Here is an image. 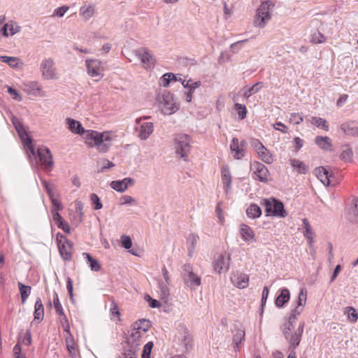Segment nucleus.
<instances>
[{
  "label": "nucleus",
  "instance_id": "1",
  "mask_svg": "<svg viewBox=\"0 0 358 358\" xmlns=\"http://www.w3.org/2000/svg\"><path fill=\"white\" fill-rule=\"evenodd\" d=\"M260 204L264 207L266 216L285 217L287 212L285 210L283 203L274 197L262 199Z\"/></svg>",
  "mask_w": 358,
  "mask_h": 358
},
{
  "label": "nucleus",
  "instance_id": "2",
  "mask_svg": "<svg viewBox=\"0 0 358 358\" xmlns=\"http://www.w3.org/2000/svg\"><path fill=\"white\" fill-rule=\"evenodd\" d=\"M307 298V292L305 289H301L298 296L297 306L294 310H292L289 317L287 327L284 331V335L286 339H288L289 332H291L294 328V323L297 319V315H299L303 310V306L306 303Z\"/></svg>",
  "mask_w": 358,
  "mask_h": 358
},
{
  "label": "nucleus",
  "instance_id": "3",
  "mask_svg": "<svg viewBox=\"0 0 358 358\" xmlns=\"http://www.w3.org/2000/svg\"><path fill=\"white\" fill-rule=\"evenodd\" d=\"M141 331L133 327L131 333L127 339L129 348L122 355V358H136L141 345Z\"/></svg>",
  "mask_w": 358,
  "mask_h": 358
},
{
  "label": "nucleus",
  "instance_id": "4",
  "mask_svg": "<svg viewBox=\"0 0 358 358\" xmlns=\"http://www.w3.org/2000/svg\"><path fill=\"white\" fill-rule=\"evenodd\" d=\"M191 138L185 134H179L174 138L175 151L177 156L187 161L191 150Z\"/></svg>",
  "mask_w": 358,
  "mask_h": 358
},
{
  "label": "nucleus",
  "instance_id": "5",
  "mask_svg": "<svg viewBox=\"0 0 358 358\" xmlns=\"http://www.w3.org/2000/svg\"><path fill=\"white\" fill-rule=\"evenodd\" d=\"M11 121L17 133L18 134L20 138L22 141L24 145L27 148V149L31 153V155H35L36 151L34 149V146L32 143V141L31 138L28 136L21 121L14 116L12 117Z\"/></svg>",
  "mask_w": 358,
  "mask_h": 358
},
{
  "label": "nucleus",
  "instance_id": "6",
  "mask_svg": "<svg viewBox=\"0 0 358 358\" xmlns=\"http://www.w3.org/2000/svg\"><path fill=\"white\" fill-rule=\"evenodd\" d=\"M271 6H273V4L270 1H265L261 3L257 10L255 20V26L264 27L266 23L271 19Z\"/></svg>",
  "mask_w": 358,
  "mask_h": 358
},
{
  "label": "nucleus",
  "instance_id": "7",
  "mask_svg": "<svg viewBox=\"0 0 358 358\" xmlns=\"http://www.w3.org/2000/svg\"><path fill=\"white\" fill-rule=\"evenodd\" d=\"M159 102L164 105L162 111L166 115H171L178 110V107L173 95L169 92L164 91L159 97Z\"/></svg>",
  "mask_w": 358,
  "mask_h": 358
},
{
  "label": "nucleus",
  "instance_id": "8",
  "mask_svg": "<svg viewBox=\"0 0 358 358\" xmlns=\"http://www.w3.org/2000/svg\"><path fill=\"white\" fill-rule=\"evenodd\" d=\"M85 63L88 74L99 80L103 77V62L98 59H87Z\"/></svg>",
  "mask_w": 358,
  "mask_h": 358
},
{
  "label": "nucleus",
  "instance_id": "9",
  "mask_svg": "<svg viewBox=\"0 0 358 358\" xmlns=\"http://www.w3.org/2000/svg\"><path fill=\"white\" fill-rule=\"evenodd\" d=\"M39 162L47 171L52 170L53 167L52 155L49 148L46 147H39L37 150Z\"/></svg>",
  "mask_w": 358,
  "mask_h": 358
},
{
  "label": "nucleus",
  "instance_id": "10",
  "mask_svg": "<svg viewBox=\"0 0 358 358\" xmlns=\"http://www.w3.org/2000/svg\"><path fill=\"white\" fill-rule=\"evenodd\" d=\"M53 65L54 62L51 58L45 59L42 61L40 69L42 72V76L44 78L51 80L56 78L55 69Z\"/></svg>",
  "mask_w": 358,
  "mask_h": 358
},
{
  "label": "nucleus",
  "instance_id": "11",
  "mask_svg": "<svg viewBox=\"0 0 358 358\" xmlns=\"http://www.w3.org/2000/svg\"><path fill=\"white\" fill-rule=\"evenodd\" d=\"M317 178L325 185L329 186L332 182L334 176L329 167L320 166L315 169Z\"/></svg>",
  "mask_w": 358,
  "mask_h": 358
},
{
  "label": "nucleus",
  "instance_id": "12",
  "mask_svg": "<svg viewBox=\"0 0 358 358\" xmlns=\"http://www.w3.org/2000/svg\"><path fill=\"white\" fill-rule=\"evenodd\" d=\"M230 256L229 255H220L213 262L214 271L218 273L226 272L229 269Z\"/></svg>",
  "mask_w": 358,
  "mask_h": 358
},
{
  "label": "nucleus",
  "instance_id": "13",
  "mask_svg": "<svg viewBox=\"0 0 358 358\" xmlns=\"http://www.w3.org/2000/svg\"><path fill=\"white\" fill-rule=\"evenodd\" d=\"M135 54L143 64H145L149 67L154 66L155 59L154 56L149 52L148 49L144 48H140L135 51Z\"/></svg>",
  "mask_w": 358,
  "mask_h": 358
},
{
  "label": "nucleus",
  "instance_id": "14",
  "mask_svg": "<svg viewBox=\"0 0 358 358\" xmlns=\"http://www.w3.org/2000/svg\"><path fill=\"white\" fill-rule=\"evenodd\" d=\"M73 243L69 240H66L62 244H59V252L65 262L70 261L72 257Z\"/></svg>",
  "mask_w": 358,
  "mask_h": 358
},
{
  "label": "nucleus",
  "instance_id": "15",
  "mask_svg": "<svg viewBox=\"0 0 358 358\" xmlns=\"http://www.w3.org/2000/svg\"><path fill=\"white\" fill-rule=\"evenodd\" d=\"M255 169L254 173L257 176L258 179L263 182H266L268 179L269 171L266 166L263 164L256 162L253 164Z\"/></svg>",
  "mask_w": 358,
  "mask_h": 358
},
{
  "label": "nucleus",
  "instance_id": "16",
  "mask_svg": "<svg viewBox=\"0 0 358 358\" xmlns=\"http://www.w3.org/2000/svg\"><path fill=\"white\" fill-rule=\"evenodd\" d=\"M136 131H138V136L141 140H146L149 138V136L152 134L154 130L153 124L152 122H143L139 127V128L136 127Z\"/></svg>",
  "mask_w": 358,
  "mask_h": 358
},
{
  "label": "nucleus",
  "instance_id": "17",
  "mask_svg": "<svg viewBox=\"0 0 358 358\" xmlns=\"http://www.w3.org/2000/svg\"><path fill=\"white\" fill-rule=\"evenodd\" d=\"M303 327L304 322H302L299 324L297 330L295 331L294 334L290 335L289 333L288 334V339L287 340L289 342L291 347L293 349L296 348L300 343L301 338L303 332Z\"/></svg>",
  "mask_w": 358,
  "mask_h": 358
},
{
  "label": "nucleus",
  "instance_id": "18",
  "mask_svg": "<svg viewBox=\"0 0 358 358\" xmlns=\"http://www.w3.org/2000/svg\"><path fill=\"white\" fill-rule=\"evenodd\" d=\"M178 338L179 340H181L187 349H188V346H192V337L189 333L187 328L182 324H180L178 327Z\"/></svg>",
  "mask_w": 358,
  "mask_h": 358
},
{
  "label": "nucleus",
  "instance_id": "19",
  "mask_svg": "<svg viewBox=\"0 0 358 358\" xmlns=\"http://www.w3.org/2000/svg\"><path fill=\"white\" fill-rule=\"evenodd\" d=\"M240 234L242 238L245 242L255 241V233L253 230L247 224H242L240 226Z\"/></svg>",
  "mask_w": 358,
  "mask_h": 358
},
{
  "label": "nucleus",
  "instance_id": "20",
  "mask_svg": "<svg viewBox=\"0 0 358 358\" xmlns=\"http://www.w3.org/2000/svg\"><path fill=\"white\" fill-rule=\"evenodd\" d=\"M230 149L234 154V157L236 159H240L245 155V150L239 147L238 139L236 137L233 138L230 145Z\"/></svg>",
  "mask_w": 358,
  "mask_h": 358
},
{
  "label": "nucleus",
  "instance_id": "21",
  "mask_svg": "<svg viewBox=\"0 0 358 358\" xmlns=\"http://www.w3.org/2000/svg\"><path fill=\"white\" fill-rule=\"evenodd\" d=\"M290 298L289 291L287 288H283L281 289L280 294L275 299V306L278 308H282L284 305L288 302Z\"/></svg>",
  "mask_w": 358,
  "mask_h": 358
},
{
  "label": "nucleus",
  "instance_id": "22",
  "mask_svg": "<svg viewBox=\"0 0 358 358\" xmlns=\"http://www.w3.org/2000/svg\"><path fill=\"white\" fill-rule=\"evenodd\" d=\"M68 127L71 131L77 134H82L84 131V128L79 121L74 119L66 118V120Z\"/></svg>",
  "mask_w": 358,
  "mask_h": 358
},
{
  "label": "nucleus",
  "instance_id": "23",
  "mask_svg": "<svg viewBox=\"0 0 358 358\" xmlns=\"http://www.w3.org/2000/svg\"><path fill=\"white\" fill-rule=\"evenodd\" d=\"M341 129L347 135L358 136V127L354 122L343 123Z\"/></svg>",
  "mask_w": 358,
  "mask_h": 358
},
{
  "label": "nucleus",
  "instance_id": "24",
  "mask_svg": "<svg viewBox=\"0 0 358 358\" xmlns=\"http://www.w3.org/2000/svg\"><path fill=\"white\" fill-rule=\"evenodd\" d=\"M182 278L185 283L190 287H194L201 284V278L194 272L192 273V275H185Z\"/></svg>",
  "mask_w": 358,
  "mask_h": 358
},
{
  "label": "nucleus",
  "instance_id": "25",
  "mask_svg": "<svg viewBox=\"0 0 358 358\" xmlns=\"http://www.w3.org/2000/svg\"><path fill=\"white\" fill-rule=\"evenodd\" d=\"M348 219L352 222L358 223V198L352 201V206L348 211Z\"/></svg>",
  "mask_w": 358,
  "mask_h": 358
},
{
  "label": "nucleus",
  "instance_id": "26",
  "mask_svg": "<svg viewBox=\"0 0 358 358\" xmlns=\"http://www.w3.org/2000/svg\"><path fill=\"white\" fill-rule=\"evenodd\" d=\"M245 339V331L241 329H236V333L233 336V346L235 351L239 350V344Z\"/></svg>",
  "mask_w": 358,
  "mask_h": 358
},
{
  "label": "nucleus",
  "instance_id": "27",
  "mask_svg": "<svg viewBox=\"0 0 358 358\" xmlns=\"http://www.w3.org/2000/svg\"><path fill=\"white\" fill-rule=\"evenodd\" d=\"M192 80H189L188 81H182V86L185 88H187L189 90V92L187 93L185 99L187 102H190L192 99V93L194 90L199 87L201 85L200 81H196L192 83V85H189V82H191Z\"/></svg>",
  "mask_w": 358,
  "mask_h": 358
},
{
  "label": "nucleus",
  "instance_id": "28",
  "mask_svg": "<svg viewBox=\"0 0 358 358\" xmlns=\"http://www.w3.org/2000/svg\"><path fill=\"white\" fill-rule=\"evenodd\" d=\"M246 213L250 218L255 219L262 215V209L258 205L252 203L247 208Z\"/></svg>",
  "mask_w": 358,
  "mask_h": 358
},
{
  "label": "nucleus",
  "instance_id": "29",
  "mask_svg": "<svg viewBox=\"0 0 358 358\" xmlns=\"http://www.w3.org/2000/svg\"><path fill=\"white\" fill-rule=\"evenodd\" d=\"M24 90L29 94L36 96L40 94L41 86L36 82H29L24 84Z\"/></svg>",
  "mask_w": 358,
  "mask_h": 358
},
{
  "label": "nucleus",
  "instance_id": "30",
  "mask_svg": "<svg viewBox=\"0 0 358 358\" xmlns=\"http://www.w3.org/2000/svg\"><path fill=\"white\" fill-rule=\"evenodd\" d=\"M83 256L87 259V263L92 271H99L101 269V265L99 261L93 258L89 253L83 252Z\"/></svg>",
  "mask_w": 358,
  "mask_h": 358
},
{
  "label": "nucleus",
  "instance_id": "31",
  "mask_svg": "<svg viewBox=\"0 0 358 358\" xmlns=\"http://www.w3.org/2000/svg\"><path fill=\"white\" fill-rule=\"evenodd\" d=\"M315 143L323 150H328L331 146L330 138L327 136H317L315 137Z\"/></svg>",
  "mask_w": 358,
  "mask_h": 358
},
{
  "label": "nucleus",
  "instance_id": "32",
  "mask_svg": "<svg viewBox=\"0 0 358 358\" xmlns=\"http://www.w3.org/2000/svg\"><path fill=\"white\" fill-rule=\"evenodd\" d=\"M232 282L235 286L240 289H243L248 285V277L244 274L235 276L232 279Z\"/></svg>",
  "mask_w": 358,
  "mask_h": 358
},
{
  "label": "nucleus",
  "instance_id": "33",
  "mask_svg": "<svg viewBox=\"0 0 358 358\" xmlns=\"http://www.w3.org/2000/svg\"><path fill=\"white\" fill-rule=\"evenodd\" d=\"M17 285L20 292L22 303H24L31 293V287L20 282H18Z\"/></svg>",
  "mask_w": 358,
  "mask_h": 358
},
{
  "label": "nucleus",
  "instance_id": "34",
  "mask_svg": "<svg viewBox=\"0 0 358 358\" xmlns=\"http://www.w3.org/2000/svg\"><path fill=\"white\" fill-rule=\"evenodd\" d=\"M81 135H83V137L86 140H87V141H90V140L92 141L93 143H89V144L91 146H93L96 143V138H99V137L101 136V133H99L98 131H93V130H85L84 129V131H83V133Z\"/></svg>",
  "mask_w": 358,
  "mask_h": 358
},
{
  "label": "nucleus",
  "instance_id": "35",
  "mask_svg": "<svg viewBox=\"0 0 358 358\" xmlns=\"http://www.w3.org/2000/svg\"><path fill=\"white\" fill-rule=\"evenodd\" d=\"M222 181L226 185V190L231 188V177L228 167H223L221 172Z\"/></svg>",
  "mask_w": 358,
  "mask_h": 358
},
{
  "label": "nucleus",
  "instance_id": "36",
  "mask_svg": "<svg viewBox=\"0 0 358 358\" xmlns=\"http://www.w3.org/2000/svg\"><path fill=\"white\" fill-rule=\"evenodd\" d=\"M198 239H199V236L195 235L193 233L189 234L187 237V243L189 244L188 253L190 257L192 256V254L194 252V249L196 248V245L197 243Z\"/></svg>",
  "mask_w": 358,
  "mask_h": 358
},
{
  "label": "nucleus",
  "instance_id": "37",
  "mask_svg": "<svg viewBox=\"0 0 358 358\" xmlns=\"http://www.w3.org/2000/svg\"><path fill=\"white\" fill-rule=\"evenodd\" d=\"M259 157L266 164H271L273 162V156L269 150L264 147L259 152H257Z\"/></svg>",
  "mask_w": 358,
  "mask_h": 358
},
{
  "label": "nucleus",
  "instance_id": "38",
  "mask_svg": "<svg viewBox=\"0 0 358 358\" xmlns=\"http://www.w3.org/2000/svg\"><path fill=\"white\" fill-rule=\"evenodd\" d=\"M290 164L292 167L297 169L299 173L305 174L308 170V166L303 162L299 161V159H291Z\"/></svg>",
  "mask_w": 358,
  "mask_h": 358
},
{
  "label": "nucleus",
  "instance_id": "39",
  "mask_svg": "<svg viewBox=\"0 0 358 358\" xmlns=\"http://www.w3.org/2000/svg\"><path fill=\"white\" fill-rule=\"evenodd\" d=\"M262 87H263V83L258 82V83H255L251 87L245 89L243 95L245 98H249L251 95H252L255 93H257Z\"/></svg>",
  "mask_w": 358,
  "mask_h": 358
},
{
  "label": "nucleus",
  "instance_id": "40",
  "mask_svg": "<svg viewBox=\"0 0 358 358\" xmlns=\"http://www.w3.org/2000/svg\"><path fill=\"white\" fill-rule=\"evenodd\" d=\"M133 327L138 331L142 330L143 332H147L150 327V322L145 319L139 320L134 324Z\"/></svg>",
  "mask_w": 358,
  "mask_h": 358
},
{
  "label": "nucleus",
  "instance_id": "41",
  "mask_svg": "<svg viewBox=\"0 0 358 358\" xmlns=\"http://www.w3.org/2000/svg\"><path fill=\"white\" fill-rule=\"evenodd\" d=\"M303 226L305 229L304 236L309 241V243L311 244L313 242V232L312 231L310 224L307 219L304 218L302 220Z\"/></svg>",
  "mask_w": 358,
  "mask_h": 358
},
{
  "label": "nucleus",
  "instance_id": "42",
  "mask_svg": "<svg viewBox=\"0 0 358 358\" xmlns=\"http://www.w3.org/2000/svg\"><path fill=\"white\" fill-rule=\"evenodd\" d=\"M102 137L103 136H101L100 137H99V138L96 139V143L94 145L97 148L99 152H106L108 150L111 144L110 143L103 142Z\"/></svg>",
  "mask_w": 358,
  "mask_h": 358
},
{
  "label": "nucleus",
  "instance_id": "43",
  "mask_svg": "<svg viewBox=\"0 0 358 358\" xmlns=\"http://www.w3.org/2000/svg\"><path fill=\"white\" fill-rule=\"evenodd\" d=\"M20 59L15 57L0 56V61L8 64L12 68H15L18 65Z\"/></svg>",
  "mask_w": 358,
  "mask_h": 358
},
{
  "label": "nucleus",
  "instance_id": "44",
  "mask_svg": "<svg viewBox=\"0 0 358 358\" xmlns=\"http://www.w3.org/2000/svg\"><path fill=\"white\" fill-rule=\"evenodd\" d=\"M159 287L160 289L161 299L166 302L169 300L170 296L169 289L162 281L159 282Z\"/></svg>",
  "mask_w": 358,
  "mask_h": 358
},
{
  "label": "nucleus",
  "instance_id": "45",
  "mask_svg": "<svg viewBox=\"0 0 358 358\" xmlns=\"http://www.w3.org/2000/svg\"><path fill=\"white\" fill-rule=\"evenodd\" d=\"M310 122L317 127H322L325 131H328L329 129V126L327 124V121L323 118L312 117Z\"/></svg>",
  "mask_w": 358,
  "mask_h": 358
},
{
  "label": "nucleus",
  "instance_id": "46",
  "mask_svg": "<svg viewBox=\"0 0 358 358\" xmlns=\"http://www.w3.org/2000/svg\"><path fill=\"white\" fill-rule=\"evenodd\" d=\"M53 303L56 313L58 315H64V312L57 292H54L53 294Z\"/></svg>",
  "mask_w": 358,
  "mask_h": 358
},
{
  "label": "nucleus",
  "instance_id": "47",
  "mask_svg": "<svg viewBox=\"0 0 358 358\" xmlns=\"http://www.w3.org/2000/svg\"><path fill=\"white\" fill-rule=\"evenodd\" d=\"M172 80H176V76L173 73H166L161 78V85L163 87H166L169 85V83Z\"/></svg>",
  "mask_w": 358,
  "mask_h": 358
},
{
  "label": "nucleus",
  "instance_id": "48",
  "mask_svg": "<svg viewBox=\"0 0 358 358\" xmlns=\"http://www.w3.org/2000/svg\"><path fill=\"white\" fill-rule=\"evenodd\" d=\"M352 155H353V152H352V149L346 146L344 150H343V151L341 154L340 158L343 161H344L345 162H348L352 160Z\"/></svg>",
  "mask_w": 358,
  "mask_h": 358
},
{
  "label": "nucleus",
  "instance_id": "49",
  "mask_svg": "<svg viewBox=\"0 0 358 358\" xmlns=\"http://www.w3.org/2000/svg\"><path fill=\"white\" fill-rule=\"evenodd\" d=\"M326 37L317 31L311 35L310 42L313 43H322L326 41Z\"/></svg>",
  "mask_w": 358,
  "mask_h": 358
},
{
  "label": "nucleus",
  "instance_id": "50",
  "mask_svg": "<svg viewBox=\"0 0 358 358\" xmlns=\"http://www.w3.org/2000/svg\"><path fill=\"white\" fill-rule=\"evenodd\" d=\"M153 345H154V344H153L152 341H150L144 345L143 350L142 352L141 358H150V354H151Z\"/></svg>",
  "mask_w": 358,
  "mask_h": 358
},
{
  "label": "nucleus",
  "instance_id": "51",
  "mask_svg": "<svg viewBox=\"0 0 358 358\" xmlns=\"http://www.w3.org/2000/svg\"><path fill=\"white\" fill-rule=\"evenodd\" d=\"M234 108L237 110V113L241 120L246 117L247 109L245 105L236 103L234 105Z\"/></svg>",
  "mask_w": 358,
  "mask_h": 358
},
{
  "label": "nucleus",
  "instance_id": "52",
  "mask_svg": "<svg viewBox=\"0 0 358 358\" xmlns=\"http://www.w3.org/2000/svg\"><path fill=\"white\" fill-rule=\"evenodd\" d=\"M303 121V117L301 113H294L291 114L289 122L295 124H299Z\"/></svg>",
  "mask_w": 358,
  "mask_h": 358
},
{
  "label": "nucleus",
  "instance_id": "53",
  "mask_svg": "<svg viewBox=\"0 0 358 358\" xmlns=\"http://www.w3.org/2000/svg\"><path fill=\"white\" fill-rule=\"evenodd\" d=\"M91 201L95 210H99L103 206L99 197L96 194H91Z\"/></svg>",
  "mask_w": 358,
  "mask_h": 358
},
{
  "label": "nucleus",
  "instance_id": "54",
  "mask_svg": "<svg viewBox=\"0 0 358 358\" xmlns=\"http://www.w3.org/2000/svg\"><path fill=\"white\" fill-rule=\"evenodd\" d=\"M111 188L119 192H124L126 189L124 188L122 180H113L110 184Z\"/></svg>",
  "mask_w": 358,
  "mask_h": 358
},
{
  "label": "nucleus",
  "instance_id": "55",
  "mask_svg": "<svg viewBox=\"0 0 358 358\" xmlns=\"http://www.w3.org/2000/svg\"><path fill=\"white\" fill-rule=\"evenodd\" d=\"M121 245L127 250H129L132 246L131 238L129 236L122 235L121 236Z\"/></svg>",
  "mask_w": 358,
  "mask_h": 358
},
{
  "label": "nucleus",
  "instance_id": "56",
  "mask_svg": "<svg viewBox=\"0 0 358 358\" xmlns=\"http://www.w3.org/2000/svg\"><path fill=\"white\" fill-rule=\"evenodd\" d=\"M80 13L85 18L89 19L94 14V8L92 6H88L87 8L83 6L80 8Z\"/></svg>",
  "mask_w": 358,
  "mask_h": 358
},
{
  "label": "nucleus",
  "instance_id": "57",
  "mask_svg": "<svg viewBox=\"0 0 358 358\" xmlns=\"http://www.w3.org/2000/svg\"><path fill=\"white\" fill-rule=\"evenodd\" d=\"M250 145L257 153L265 147L259 140L256 138H251Z\"/></svg>",
  "mask_w": 358,
  "mask_h": 358
},
{
  "label": "nucleus",
  "instance_id": "58",
  "mask_svg": "<svg viewBox=\"0 0 358 358\" xmlns=\"http://www.w3.org/2000/svg\"><path fill=\"white\" fill-rule=\"evenodd\" d=\"M268 287H264L262 291V303H261V313L260 315H262L264 307L266 305V300L268 296Z\"/></svg>",
  "mask_w": 358,
  "mask_h": 358
},
{
  "label": "nucleus",
  "instance_id": "59",
  "mask_svg": "<svg viewBox=\"0 0 358 358\" xmlns=\"http://www.w3.org/2000/svg\"><path fill=\"white\" fill-rule=\"evenodd\" d=\"M61 317L60 322L64 331L70 334V325L67 317L65 314L59 315Z\"/></svg>",
  "mask_w": 358,
  "mask_h": 358
},
{
  "label": "nucleus",
  "instance_id": "60",
  "mask_svg": "<svg viewBox=\"0 0 358 358\" xmlns=\"http://www.w3.org/2000/svg\"><path fill=\"white\" fill-rule=\"evenodd\" d=\"M8 92L13 96V99L17 101H22L21 95L15 89L13 88L12 87L8 86Z\"/></svg>",
  "mask_w": 358,
  "mask_h": 358
},
{
  "label": "nucleus",
  "instance_id": "61",
  "mask_svg": "<svg viewBox=\"0 0 358 358\" xmlns=\"http://www.w3.org/2000/svg\"><path fill=\"white\" fill-rule=\"evenodd\" d=\"M66 289L69 294L70 299L73 301V280L71 278L68 277L66 279Z\"/></svg>",
  "mask_w": 358,
  "mask_h": 358
},
{
  "label": "nucleus",
  "instance_id": "62",
  "mask_svg": "<svg viewBox=\"0 0 358 358\" xmlns=\"http://www.w3.org/2000/svg\"><path fill=\"white\" fill-rule=\"evenodd\" d=\"M348 315L352 322H356L358 319V314L356 313L355 309L352 307L348 308Z\"/></svg>",
  "mask_w": 358,
  "mask_h": 358
},
{
  "label": "nucleus",
  "instance_id": "63",
  "mask_svg": "<svg viewBox=\"0 0 358 358\" xmlns=\"http://www.w3.org/2000/svg\"><path fill=\"white\" fill-rule=\"evenodd\" d=\"M273 128L275 130L280 131L283 134H287L288 132L287 127L280 122H277L273 124Z\"/></svg>",
  "mask_w": 358,
  "mask_h": 358
},
{
  "label": "nucleus",
  "instance_id": "64",
  "mask_svg": "<svg viewBox=\"0 0 358 358\" xmlns=\"http://www.w3.org/2000/svg\"><path fill=\"white\" fill-rule=\"evenodd\" d=\"M145 299L148 301L150 307L155 308L161 306V303L158 300L152 299L150 296L147 295Z\"/></svg>",
  "mask_w": 358,
  "mask_h": 358
}]
</instances>
